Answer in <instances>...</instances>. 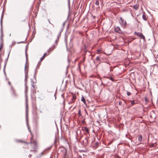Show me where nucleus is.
<instances>
[{"label":"nucleus","mask_w":158,"mask_h":158,"mask_svg":"<svg viewBox=\"0 0 158 158\" xmlns=\"http://www.w3.org/2000/svg\"><path fill=\"white\" fill-rule=\"evenodd\" d=\"M8 83L10 85V86H11V85H11V83H10V81H9L8 82Z\"/></svg>","instance_id":"7c9ffc66"},{"label":"nucleus","mask_w":158,"mask_h":158,"mask_svg":"<svg viewBox=\"0 0 158 158\" xmlns=\"http://www.w3.org/2000/svg\"><path fill=\"white\" fill-rule=\"evenodd\" d=\"M28 103L27 102L26 103V114L27 115L28 114Z\"/></svg>","instance_id":"9d476101"},{"label":"nucleus","mask_w":158,"mask_h":158,"mask_svg":"<svg viewBox=\"0 0 158 158\" xmlns=\"http://www.w3.org/2000/svg\"><path fill=\"white\" fill-rule=\"evenodd\" d=\"M3 47V41H1L0 44V51L2 48Z\"/></svg>","instance_id":"ddd939ff"},{"label":"nucleus","mask_w":158,"mask_h":158,"mask_svg":"<svg viewBox=\"0 0 158 158\" xmlns=\"http://www.w3.org/2000/svg\"><path fill=\"white\" fill-rule=\"evenodd\" d=\"M89 137L87 136L84 140H83V145L85 146H87L89 144Z\"/></svg>","instance_id":"7ed1b4c3"},{"label":"nucleus","mask_w":158,"mask_h":158,"mask_svg":"<svg viewBox=\"0 0 158 158\" xmlns=\"http://www.w3.org/2000/svg\"><path fill=\"white\" fill-rule=\"evenodd\" d=\"M142 137L141 136V135H140L138 136V141L139 142H140L142 141Z\"/></svg>","instance_id":"f8f14e48"},{"label":"nucleus","mask_w":158,"mask_h":158,"mask_svg":"<svg viewBox=\"0 0 158 158\" xmlns=\"http://www.w3.org/2000/svg\"><path fill=\"white\" fill-rule=\"evenodd\" d=\"M65 23H66V22H64L63 23V27H64L65 25Z\"/></svg>","instance_id":"cd10ccee"},{"label":"nucleus","mask_w":158,"mask_h":158,"mask_svg":"<svg viewBox=\"0 0 158 158\" xmlns=\"http://www.w3.org/2000/svg\"><path fill=\"white\" fill-rule=\"evenodd\" d=\"M76 98V97L74 96H73L72 98V102L73 103H74L75 102V100Z\"/></svg>","instance_id":"2eb2a0df"},{"label":"nucleus","mask_w":158,"mask_h":158,"mask_svg":"<svg viewBox=\"0 0 158 158\" xmlns=\"http://www.w3.org/2000/svg\"><path fill=\"white\" fill-rule=\"evenodd\" d=\"M131 94V93L130 92H127V95L128 96H130Z\"/></svg>","instance_id":"bb28decb"},{"label":"nucleus","mask_w":158,"mask_h":158,"mask_svg":"<svg viewBox=\"0 0 158 158\" xmlns=\"http://www.w3.org/2000/svg\"><path fill=\"white\" fill-rule=\"evenodd\" d=\"M31 147L32 149L31 150V152H36L37 143L35 141H33V142H31Z\"/></svg>","instance_id":"f03ea898"},{"label":"nucleus","mask_w":158,"mask_h":158,"mask_svg":"<svg viewBox=\"0 0 158 158\" xmlns=\"http://www.w3.org/2000/svg\"><path fill=\"white\" fill-rule=\"evenodd\" d=\"M1 25H2V20H1Z\"/></svg>","instance_id":"72a5a7b5"},{"label":"nucleus","mask_w":158,"mask_h":158,"mask_svg":"<svg viewBox=\"0 0 158 158\" xmlns=\"http://www.w3.org/2000/svg\"><path fill=\"white\" fill-rule=\"evenodd\" d=\"M49 23L50 24H51V23L50 22V21H49Z\"/></svg>","instance_id":"58836bf2"},{"label":"nucleus","mask_w":158,"mask_h":158,"mask_svg":"<svg viewBox=\"0 0 158 158\" xmlns=\"http://www.w3.org/2000/svg\"><path fill=\"white\" fill-rule=\"evenodd\" d=\"M119 105L120 106L121 105H122V102H119Z\"/></svg>","instance_id":"c756f323"},{"label":"nucleus","mask_w":158,"mask_h":158,"mask_svg":"<svg viewBox=\"0 0 158 158\" xmlns=\"http://www.w3.org/2000/svg\"><path fill=\"white\" fill-rule=\"evenodd\" d=\"M93 18H95V16H93Z\"/></svg>","instance_id":"79ce46f5"},{"label":"nucleus","mask_w":158,"mask_h":158,"mask_svg":"<svg viewBox=\"0 0 158 158\" xmlns=\"http://www.w3.org/2000/svg\"><path fill=\"white\" fill-rule=\"evenodd\" d=\"M99 2L98 1H97L95 2V4L97 6L99 5Z\"/></svg>","instance_id":"5701e85b"},{"label":"nucleus","mask_w":158,"mask_h":158,"mask_svg":"<svg viewBox=\"0 0 158 158\" xmlns=\"http://www.w3.org/2000/svg\"><path fill=\"white\" fill-rule=\"evenodd\" d=\"M131 105H134L135 104V102L134 101H133L131 102Z\"/></svg>","instance_id":"393cba45"},{"label":"nucleus","mask_w":158,"mask_h":158,"mask_svg":"<svg viewBox=\"0 0 158 158\" xmlns=\"http://www.w3.org/2000/svg\"><path fill=\"white\" fill-rule=\"evenodd\" d=\"M61 32H60V35Z\"/></svg>","instance_id":"ea45409f"},{"label":"nucleus","mask_w":158,"mask_h":158,"mask_svg":"<svg viewBox=\"0 0 158 158\" xmlns=\"http://www.w3.org/2000/svg\"><path fill=\"white\" fill-rule=\"evenodd\" d=\"M25 96L26 99V102H27V93H25ZM27 102H26V103Z\"/></svg>","instance_id":"a211bd4d"},{"label":"nucleus","mask_w":158,"mask_h":158,"mask_svg":"<svg viewBox=\"0 0 158 158\" xmlns=\"http://www.w3.org/2000/svg\"><path fill=\"white\" fill-rule=\"evenodd\" d=\"M101 52V51L100 50H98L97 51V53H99Z\"/></svg>","instance_id":"c85d7f7f"},{"label":"nucleus","mask_w":158,"mask_h":158,"mask_svg":"<svg viewBox=\"0 0 158 158\" xmlns=\"http://www.w3.org/2000/svg\"><path fill=\"white\" fill-rule=\"evenodd\" d=\"M134 34L140 37L141 38L143 39L144 40H145V37L142 34V33H138L135 32Z\"/></svg>","instance_id":"20e7f679"},{"label":"nucleus","mask_w":158,"mask_h":158,"mask_svg":"<svg viewBox=\"0 0 158 158\" xmlns=\"http://www.w3.org/2000/svg\"><path fill=\"white\" fill-rule=\"evenodd\" d=\"M6 63L5 65H4V69H5V67H6Z\"/></svg>","instance_id":"2f4dec72"},{"label":"nucleus","mask_w":158,"mask_h":158,"mask_svg":"<svg viewBox=\"0 0 158 158\" xmlns=\"http://www.w3.org/2000/svg\"><path fill=\"white\" fill-rule=\"evenodd\" d=\"M47 54V53H45L44 54V56H45V55Z\"/></svg>","instance_id":"e433bc0d"},{"label":"nucleus","mask_w":158,"mask_h":158,"mask_svg":"<svg viewBox=\"0 0 158 158\" xmlns=\"http://www.w3.org/2000/svg\"><path fill=\"white\" fill-rule=\"evenodd\" d=\"M114 31L116 32L119 34H121L122 33V31L121 30L119 27H117L114 28Z\"/></svg>","instance_id":"423d86ee"},{"label":"nucleus","mask_w":158,"mask_h":158,"mask_svg":"<svg viewBox=\"0 0 158 158\" xmlns=\"http://www.w3.org/2000/svg\"><path fill=\"white\" fill-rule=\"evenodd\" d=\"M31 86V90L33 91L34 93H35L36 89V87L35 85V84H32Z\"/></svg>","instance_id":"0eeeda50"},{"label":"nucleus","mask_w":158,"mask_h":158,"mask_svg":"<svg viewBox=\"0 0 158 158\" xmlns=\"http://www.w3.org/2000/svg\"><path fill=\"white\" fill-rule=\"evenodd\" d=\"M84 130L85 132H87V133H89V130H88V129L86 127H84Z\"/></svg>","instance_id":"f3484780"},{"label":"nucleus","mask_w":158,"mask_h":158,"mask_svg":"<svg viewBox=\"0 0 158 158\" xmlns=\"http://www.w3.org/2000/svg\"><path fill=\"white\" fill-rule=\"evenodd\" d=\"M81 101L83 102L84 103H85V100L83 96L82 97V98L81 99Z\"/></svg>","instance_id":"6ab92c4d"},{"label":"nucleus","mask_w":158,"mask_h":158,"mask_svg":"<svg viewBox=\"0 0 158 158\" xmlns=\"http://www.w3.org/2000/svg\"><path fill=\"white\" fill-rule=\"evenodd\" d=\"M96 60L98 61L99 62H100V57L99 56H97L96 58Z\"/></svg>","instance_id":"412c9836"},{"label":"nucleus","mask_w":158,"mask_h":158,"mask_svg":"<svg viewBox=\"0 0 158 158\" xmlns=\"http://www.w3.org/2000/svg\"><path fill=\"white\" fill-rule=\"evenodd\" d=\"M45 57L44 56V55H43V56L42 57V58L40 59V61L39 62L38 64H40V63H41V61L44 59Z\"/></svg>","instance_id":"dca6fc26"},{"label":"nucleus","mask_w":158,"mask_h":158,"mask_svg":"<svg viewBox=\"0 0 158 158\" xmlns=\"http://www.w3.org/2000/svg\"><path fill=\"white\" fill-rule=\"evenodd\" d=\"M27 67V63H26L25 66V93H27L28 87L27 85V79L28 77V74L27 72L26 71V68Z\"/></svg>","instance_id":"f257e3e1"},{"label":"nucleus","mask_w":158,"mask_h":158,"mask_svg":"<svg viewBox=\"0 0 158 158\" xmlns=\"http://www.w3.org/2000/svg\"><path fill=\"white\" fill-rule=\"evenodd\" d=\"M139 6V5L138 4H136L133 6V8L137 10L138 9Z\"/></svg>","instance_id":"4468645a"},{"label":"nucleus","mask_w":158,"mask_h":158,"mask_svg":"<svg viewBox=\"0 0 158 158\" xmlns=\"http://www.w3.org/2000/svg\"><path fill=\"white\" fill-rule=\"evenodd\" d=\"M143 19L145 21H146L147 19V17L145 14H143L142 15Z\"/></svg>","instance_id":"9b49d317"},{"label":"nucleus","mask_w":158,"mask_h":158,"mask_svg":"<svg viewBox=\"0 0 158 158\" xmlns=\"http://www.w3.org/2000/svg\"><path fill=\"white\" fill-rule=\"evenodd\" d=\"M43 153H44V152H42L41 153V155H42L43 154Z\"/></svg>","instance_id":"c9c22d12"},{"label":"nucleus","mask_w":158,"mask_h":158,"mask_svg":"<svg viewBox=\"0 0 158 158\" xmlns=\"http://www.w3.org/2000/svg\"><path fill=\"white\" fill-rule=\"evenodd\" d=\"M51 48H49V50H48V51H51Z\"/></svg>","instance_id":"4c0bfd02"},{"label":"nucleus","mask_w":158,"mask_h":158,"mask_svg":"<svg viewBox=\"0 0 158 158\" xmlns=\"http://www.w3.org/2000/svg\"><path fill=\"white\" fill-rule=\"evenodd\" d=\"M24 143H27V142H24Z\"/></svg>","instance_id":"a19ab883"},{"label":"nucleus","mask_w":158,"mask_h":158,"mask_svg":"<svg viewBox=\"0 0 158 158\" xmlns=\"http://www.w3.org/2000/svg\"><path fill=\"white\" fill-rule=\"evenodd\" d=\"M150 117L152 118H156V116L155 115L153 112H152L151 113Z\"/></svg>","instance_id":"1a4fd4ad"},{"label":"nucleus","mask_w":158,"mask_h":158,"mask_svg":"<svg viewBox=\"0 0 158 158\" xmlns=\"http://www.w3.org/2000/svg\"><path fill=\"white\" fill-rule=\"evenodd\" d=\"M120 19L121 21V22L120 23V24L123 27H125L127 24L126 21L123 19L121 17L120 18Z\"/></svg>","instance_id":"39448f33"},{"label":"nucleus","mask_w":158,"mask_h":158,"mask_svg":"<svg viewBox=\"0 0 158 158\" xmlns=\"http://www.w3.org/2000/svg\"><path fill=\"white\" fill-rule=\"evenodd\" d=\"M23 43V42H19L18 43V44H19V43Z\"/></svg>","instance_id":"f704fd0d"},{"label":"nucleus","mask_w":158,"mask_h":158,"mask_svg":"<svg viewBox=\"0 0 158 158\" xmlns=\"http://www.w3.org/2000/svg\"><path fill=\"white\" fill-rule=\"evenodd\" d=\"M11 89L12 95L15 97H17V94L12 85H11Z\"/></svg>","instance_id":"6e6552de"},{"label":"nucleus","mask_w":158,"mask_h":158,"mask_svg":"<svg viewBox=\"0 0 158 158\" xmlns=\"http://www.w3.org/2000/svg\"><path fill=\"white\" fill-rule=\"evenodd\" d=\"M19 142H23V141H22V140H19V141H18Z\"/></svg>","instance_id":"473e14b6"},{"label":"nucleus","mask_w":158,"mask_h":158,"mask_svg":"<svg viewBox=\"0 0 158 158\" xmlns=\"http://www.w3.org/2000/svg\"><path fill=\"white\" fill-rule=\"evenodd\" d=\"M65 42L66 43V47H67V39H66V38H65Z\"/></svg>","instance_id":"b1692460"},{"label":"nucleus","mask_w":158,"mask_h":158,"mask_svg":"<svg viewBox=\"0 0 158 158\" xmlns=\"http://www.w3.org/2000/svg\"><path fill=\"white\" fill-rule=\"evenodd\" d=\"M110 79L112 81H114V78L112 77H110Z\"/></svg>","instance_id":"a878e982"},{"label":"nucleus","mask_w":158,"mask_h":158,"mask_svg":"<svg viewBox=\"0 0 158 158\" xmlns=\"http://www.w3.org/2000/svg\"><path fill=\"white\" fill-rule=\"evenodd\" d=\"M3 36V33H2V32H1V41L2 40L3 41V39H2Z\"/></svg>","instance_id":"4be33fe9"},{"label":"nucleus","mask_w":158,"mask_h":158,"mask_svg":"<svg viewBox=\"0 0 158 158\" xmlns=\"http://www.w3.org/2000/svg\"><path fill=\"white\" fill-rule=\"evenodd\" d=\"M78 114L79 117L81 116V110L80 109L78 111Z\"/></svg>","instance_id":"aec40b11"}]
</instances>
